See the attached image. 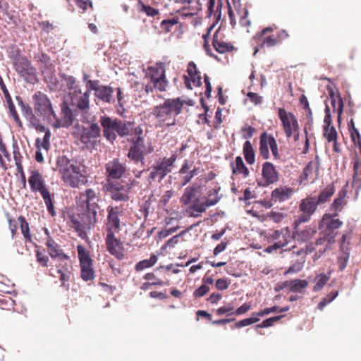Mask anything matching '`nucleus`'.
<instances>
[{
  "label": "nucleus",
  "instance_id": "6e6d98bb",
  "mask_svg": "<svg viewBox=\"0 0 361 361\" xmlns=\"http://www.w3.org/2000/svg\"><path fill=\"white\" fill-rule=\"evenodd\" d=\"M178 23L176 18L163 20L161 23V27L165 32L171 31L172 27Z\"/></svg>",
  "mask_w": 361,
  "mask_h": 361
},
{
  "label": "nucleus",
  "instance_id": "9b49d317",
  "mask_svg": "<svg viewBox=\"0 0 361 361\" xmlns=\"http://www.w3.org/2000/svg\"><path fill=\"white\" fill-rule=\"evenodd\" d=\"M336 242V239H334V235L329 233H324L321 231L319 236L315 242L310 243L305 245L304 249L302 250L305 255H307L316 251V255L319 257L324 254L327 250H331L332 245Z\"/></svg>",
  "mask_w": 361,
  "mask_h": 361
},
{
  "label": "nucleus",
  "instance_id": "ea45409f",
  "mask_svg": "<svg viewBox=\"0 0 361 361\" xmlns=\"http://www.w3.org/2000/svg\"><path fill=\"white\" fill-rule=\"evenodd\" d=\"M274 29L271 27H267L262 30L260 32H257L252 37V41L255 44L254 47V55H255L260 49H262V37L269 32H273Z\"/></svg>",
  "mask_w": 361,
  "mask_h": 361
},
{
  "label": "nucleus",
  "instance_id": "1a4fd4ad",
  "mask_svg": "<svg viewBox=\"0 0 361 361\" xmlns=\"http://www.w3.org/2000/svg\"><path fill=\"white\" fill-rule=\"evenodd\" d=\"M79 266L80 268V277L85 281H92L95 278L93 267V259L90 252L83 245L77 246Z\"/></svg>",
  "mask_w": 361,
  "mask_h": 361
},
{
  "label": "nucleus",
  "instance_id": "5fc2aeb1",
  "mask_svg": "<svg viewBox=\"0 0 361 361\" xmlns=\"http://www.w3.org/2000/svg\"><path fill=\"white\" fill-rule=\"evenodd\" d=\"M139 6L140 7V11L146 13L148 16L154 17L159 14V11L149 5L145 4L142 1H139Z\"/></svg>",
  "mask_w": 361,
  "mask_h": 361
},
{
  "label": "nucleus",
  "instance_id": "0eeeda50",
  "mask_svg": "<svg viewBox=\"0 0 361 361\" xmlns=\"http://www.w3.org/2000/svg\"><path fill=\"white\" fill-rule=\"evenodd\" d=\"M33 107L37 116L51 122L52 118H56V113L53 109L50 99L44 93L38 91L32 96Z\"/></svg>",
  "mask_w": 361,
  "mask_h": 361
},
{
  "label": "nucleus",
  "instance_id": "a19ab883",
  "mask_svg": "<svg viewBox=\"0 0 361 361\" xmlns=\"http://www.w3.org/2000/svg\"><path fill=\"white\" fill-rule=\"evenodd\" d=\"M157 261L158 257L154 254H152L149 259L138 262L135 266V270L138 272L145 269L150 268L153 267Z\"/></svg>",
  "mask_w": 361,
  "mask_h": 361
},
{
  "label": "nucleus",
  "instance_id": "052dcab7",
  "mask_svg": "<svg viewBox=\"0 0 361 361\" xmlns=\"http://www.w3.org/2000/svg\"><path fill=\"white\" fill-rule=\"evenodd\" d=\"M265 219H270L275 223H280L284 219V214L281 212L272 211L265 215Z\"/></svg>",
  "mask_w": 361,
  "mask_h": 361
},
{
  "label": "nucleus",
  "instance_id": "e2e57ef3",
  "mask_svg": "<svg viewBox=\"0 0 361 361\" xmlns=\"http://www.w3.org/2000/svg\"><path fill=\"white\" fill-rule=\"evenodd\" d=\"M7 220L8 224V228L11 232L12 238H13L15 235L17 234L18 222L15 219L12 218L11 216H8Z\"/></svg>",
  "mask_w": 361,
  "mask_h": 361
},
{
  "label": "nucleus",
  "instance_id": "f257e3e1",
  "mask_svg": "<svg viewBox=\"0 0 361 361\" xmlns=\"http://www.w3.org/2000/svg\"><path fill=\"white\" fill-rule=\"evenodd\" d=\"M220 190L219 186H216L208 190L207 197H201L197 186L187 187L180 198L182 207H185L183 211L184 214L194 218L201 216L208 207L216 205L220 201L221 198V196L219 195Z\"/></svg>",
  "mask_w": 361,
  "mask_h": 361
},
{
  "label": "nucleus",
  "instance_id": "8fccbe9b",
  "mask_svg": "<svg viewBox=\"0 0 361 361\" xmlns=\"http://www.w3.org/2000/svg\"><path fill=\"white\" fill-rule=\"evenodd\" d=\"M353 182L361 184V160L358 158L353 161Z\"/></svg>",
  "mask_w": 361,
  "mask_h": 361
},
{
  "label": "nucleus",
  "instance_id": "2eb2a0df",
  "mask_svg": "<svg viewBox=\"0 0 361 361\" xmlns=\"http://www.w3.org/2000/svg\"><path fill=\"white\" fill-rule=\"evenodd\" d=\"M89 87L94 91V101L97 103L101 102L105 104L114 103L115 99L114 98V89L109 85H100V82L98 80H95L94 82H89Z\"/></svg>",
  "mask_w": 361,
  "mask_h": 361
},
{
  "label": "nucleus",
  "instance_id": "473e14b6",
  "mask_svg": "<svg viewBox=\"0 0 361 361\" xmlns=\"http://www.w3.org/2000/svg\"><path fill=\"white\" fill-rule=\"evenodd\" d=\"M44 200V202L47 206V211L51 216L56 215L53 199L54 197V193H51L49 188L47 187L39 192Z\"/></svg>",
  "mask_w": 361,
  "mask_h": 361
},
{
  "label": "nucleus",
  "instance_id": "bb28decb",
  "mask_svg": "<svg viewBox=\"0 0 361 361\" xmlns=\"http://www.w3.org/2000/svg\"><path fill=\"white\" fill-rule=\"evenodd\" d=\"M187 73L188 76L184 75L185 84L188 89H192L190 82L195 87H200L202 85V77L198 71L196 64L193 61L188 63L187 66Z\"/></svg>",
  "mask_w": 361,
  "mask_h": 361
},
{
  "label": "nucleus",
  "instance_id": "39448f33",
  "mask_svg": "<svg viewBox=\"0 0 361 361\" xmlns=\"http://www.w3.org/2000/svg\"><path fill=\"white\" fill-rule=\"evenodd\" d=\"M97 213L83 209L81 213L73 214L70 216L71 227L80 238L86 241L89 240L87 231L91 230L97 223Z\"/></svg>",
  "mask_w": 361,
  "mask_h": 361
},
{
  "label": "nucleus",
  "instance_id": "a18cd8bd",
  "mask_svg": "<svg viewBox=\"0 0 361 361\" xmlns=\"http://www.w3.org/2000/svg\"><path fill=\"white\" fill-rule=\"evenodd\" d=\"M331 104L333 107L334 111H337L338 114V121H341V115L343 111V102L341 97H337L336 99L332 98L331 99Z\"/></svg>",
  "mask_w": 361,
  "mask_h": 361
},
{
  "label": "nucleus",
  "instance_id": "72a5a7b5",
  "mask_svg": "<svg viewBox=\"0 0 361 361\" xmlns=\"http://www.w3.org/2000/svg\"><path fill=\"white\" fill-rule=\"evenodd\" d=\"M232 172L233 174L242 175L245 178L249 176L250 171L248 168L245 165L241 157L238 156L235 158L234 164H231Z\"/></svg>",
  "mask_w": 361,
  "mask_h": 361
},
{
  "label": "nucleus",
  "instance_id": "4c0bfd02",
  "mask_svg": "<svg viewBox=\"0 0 361 361\" xmlns=\"http://www.w3.org/2000/svg\"><path fill=\"white\" fill-rule=\"evenodd\" d=\"M46 245L48 248L49 254L52 258H56L61 255L64 258L68 257L67 255L62 253L61 250L59 249V245L51 238L49 237L46 242Z\"/></svg>",
  "mask_w": 361,
  "mask_h": 361
},
{
  "label": "nucleus",
  "instance_id": "864d4df0",
  "mask_svg": "<svg viewBox=\"0 0 361 361\" xmlns=\"http://www.w3.org/2000/svg\"><path fill=\"white\" fill-rule=\"evenodd\" d=\"M279 44V40L276 39V36L274 35H271L269 36H263L262 37V48L267 47H272Z\"/></svg>",
  "mask_w": 361,
  "mask_h": 361
},
{
  "label": "nucleus",
  "instance_id": "c85d7f7f",
  "mask_svg": "<svg viewBox=\"0 0 361 361\" xmlns=\"http://www.w3.org/2000/svg\"><path fill=\"white\" fill-rule=\"evenodd\" d=\"M214 49L219 54L231 52L235 48L231 42H226L217 30L214 32L212 39Z\"/></svg>",
  "mask_w": 361,
  "mask_h": 361
},
{
  "label": "nucleus",
  "instance_id": "3c124183",
  "mask_svg": "<svg viewBox=\"0 0 361 361\" xmlns=\"http://www.w3.org/2000/svg\"><path fill=\"white\" fill-rule=\"evenodd\" d=\"M330 277L325 274H320L315 278L316 284L314 286L313 290L318 291L321 290L325 284L329 281Z\"/></svg>",
  "mask_w": 361,
  "mask_h": 361
},
{
  "label": "nucleus",
  "instance_id": "cd10ccee",
  "mask_svg": "<svg viewBox=\"0 0 361 361\" xmlns=\"http://www.w3.org/2000/svg\"><path fill=\"white\" fill-rule=\"evenodd\" d=\"M28 183L31 191L33 192H39L47 187L42 174L37 169L30 171Z\"/></svg>",
  "mask_w": 361,
  "mask_h": 361
},
{
  "label": "nucleus",
  "instance_id": "bf43d9fd",
  "mask_svg": "<svg viewBox=\"0 0 361 361\" xmlns=\"http://www.w3.org/2000/svg\"><path fill=\"white\" fill-rule=\"evenodd\" d=\"M231 284V281L228 279H219L215 283V287L219 290H226Z\"/></svg>",
  "mask_w": 361,
  "mask_h": 361
},
{
  "label": "nucleus",
  "instance_id": "2f4dec72",
  "mask_svg": "<svg viewBox=\"0 0 361 361\" xmlns=\"http://www.w3.org/2000/svg\"><path fill=\"white\" fill-rule=\"evenodd\" d=\"M293 190L290 188H277L271 192V200L274 202H283L290 198Z\"/></svg>",
  "mask_w": 361,
  "mask_h": 361
},
{
  "label": "nucleus",
  "instance_id": "13d9d810",
  "mask_svg": "<svg viewBox=\"0 0 361 361\" xmlns=\"http://www.w3.org/2000/svg\"><path fill=\"white\" fill-rule=\"evenodd\" d=\"M259 321V318L255 317V316L253 317L244 319L243 320H240V321L236 322L234 324V326L235 328H240V327L246 326L257 323Z\"/></svg>",
  "mask_w": 361,
  "mask_h": 361
},
{
  "label": "nucleus",
  "instance_id": "f03ea898",
  "mask_svg": "<svg viewBox=\"0 0 361 361\" xmlns=\"http://www.w3.org/2000/svg\"><path fill=\"white\" fill-rule=\"evenodd\" d=\"M54 170L59 173L63 183L71 188H80L88 182L86 166L65 155L57 158Z\"/></svg>",
  "mask_w": 361,
  "mask_h": 361
},
{
  "label": "nucleus",
  "instance_id": "c756f323",
  "mask_svg": "<svg viewBox=\"0 0 361 361\" xmlns=\"http://www.w3.org/2000/svg\"><path fill=\"white\" fill-rule=\"evenodd\" d=\"M293 237L295 240L300 242H307L310 240L317 233V228L315 226H307L302 230L295 229Z\"/></svg>",
  "mask_w": 361,
  "mask_h": 361
},
{
  "label": "nucleus",
  "instance_id": "6e6552de",
  "mask_svg": "<svg viewBox=\"0 0 361 361\" xmlns=\"http://www.w3.org/2000/svg\"><path fill=\"white\" fill-rule=\"evenodd\" d=\"M13 63L16 71L27 82L34 84L37 82L36 68L27 56H16L13 58Z\"/></svg>",
  "mask_w": 361,
  "mask_h": 361
},
{
  "label": "nucleus",
  "instance_id": "69168bd1",
  "mask_svg": "<svg viewBox=\"0 0 361 361\" xmlns=\"http://www.w3.org/2000/svg\"><path fill=\"white\" fill-rule=\"evenodd\" d=\"M35 146L37 148V151L35 152V160L39 163L44 162V157L42 153L41 152V147H40V138H37L35 142Z\"/></svg>",
  "mask_w": 361,
  "mask_h": 361
},
{
  "label": "nucleus",
  "instance_id": "338daca9",
  "mask_svg": "<svg viewBox=\"0 0 361 361\" xmlns=\"http://www.w3.org/2000/svg\"><path fill=\"white\" fill-rule=\"evenodd\" d=\"M251 309H252V306H251L250 303L245 302L243 305H242L240 307L237 308L233 312H232V314H235V315H241V314L246 313Z\"/></svg>",
  "mask_w": 361,
  "mask_h": 361
},
{
  "label": "nucleus",
  "instance_id": "0e129e2a",
  "mask_svg": "<svg viewBox=\"0 0 361 361\" xmlns=\"http://www.w3.org/2000/svg\"><path fill=\"white\" fill-rule=\"evenodd\" d=\"M247 97L250 101L255 105L262 104L263 101L262 97L259 95L257 93L250 92L247 94Z\"/></svg>",
  "mask_w": 361,
  "mask_h": 361
},
{
  "label": "nucleus",
  "instance_id": "20e7f679",
  "mask_svg": "<svg viewBox=\"0 0 361 361\" xmlns=\"http://www.w3.org/2000/svg\"><path fill=\"white\" fill-rule=\"evenodd\" d=\"M177 159L178 154L176 153L172 154L170 157H159L147 169V171H149L146 178L147 181L151 184L158 180L160 183L168 174L172 172Z\"/></svg>",
  "mask_w": 361,
  "mask_h": 361
},
{
  "label": "nucleus",
  "instance_id": "5701e85b",
  "mask_svg": "<svg viewBox=\"0 0 361 361\" xmlns=\"http://www.w3.org/2000/svg\"><path fill=\"white\" fill-rule=\"evenodd\" d=\"M118 118H112L106 115L102 116L99 119L103 130L104 137L111 142L116 140V134Z\"/></svg>",
  "mask_w": 361,
  "mask_h": 361
},
{
  "label": "nucleus",
  "instance_id": "58836bf2",
  "mask_svg": "<svg viewBox=\"0 0 361 361\" xmlns=\"http://www.w3.org/2000/svg\"><path fill=\"white\" fill-rule=\"evenodd\" d=\"M243 153L246 162L248 164H253L255 162V154L250 141L245 142L243 147Z\"/></svg>",
  "mask_w": 361,
  "mask_h": 361
},
{
  "label": "nucleus",
  "instance_id": "c9c22d12",
  "mask_svg": "<svg viewBox=\"0 0 361 361\" xmlns=\"http://www.w3.org/2000/svg\"><path fill=\"white\" fill-rule=\"evenodd\" d=\"M134 123L118 119L116 134L121 137H126L132 134Z\"/></svg>",
  "mask_w": 361,
  "mask_h": 361
},
{
  "label": "nucleus",
  "instance_id": "49530a36",
  "mask_svg": "<svg viewBox=\"0 0 361 361\" xmlns=\"http://www.w3.org/2000/svg\"><path fill=\"white\" fill-rule=\"evenodd\" d=\"M323 135L329 142L336 141L338 139V133L336 128L333 126L323 127Z\"/></svg>",
  "mask_w": 361,
  "mask_h": 361
},
{
  "label": "nucleus",
  "instance_id": "a211bd4d",
  "mask_svg": "<svg viewBox=\"0 0 361 361\" xmlns=\"http://www.w3.org/2000/svg\"><path fill=\"white\" fill-rule=\"evenodd\" d=\"M61 116L51 118L52 126L55 128H68L71 126L74 121L73 114L71 109L66 102L61 104Z\"/></svg>",
  "mask_w": 361,
  "mask_h": 361
},
{
  "label": "nucleus",
  "instance_id": "a878e982",
  "mask_svg": "<svg viewBox=\"0 0 361 361\" xmlns=\"http://www.w3.org/2000/svg\"><path fill=\"white\" fill-rule=\"evenodd\" d=\"M262 176L264 180L263 185L274 184L279 180V173L274 165L269 161H266L262 164Z\"/></svg>",
  "mask_w": 361,
  "mask_h": 361
},
{
  "label": "nucleus",
  "instance_id": "774afa93",
  "mask_svg": "<svg viewBox=\"0 0 361 361\" xmlns=\"http://www.w3.org/2000/svg\"><path fill=\"white\" fill-rule=\"evenodd\" d=\"M56 273L59 274V279L61 281L62 286H66V283L69 281L70 272L68 271L63 272L61 269H56Z\"/></svg>",
  "mask_w": 361,
  "mask_h": 361
},
{
  "label": "nucleus",
  "instance_id": "9d476101",
  "mask_svg": "<svg viewBox=\"0 0 361 361\" xmlns=\"http://www.w3.org/2000/svg\"><path fill=\"white\" fill-rule=\"evenodd\" d=\"M318 205L316 201V197L314 196L309 195L302 199L298 206V210L300 214L293 222L294 229L298 228L301 224L308 222L311 219L312 216L317 211Z\"/></svg>",
  "mask_w": 361,
  "mask_h": 361
},
{
  "label": "nucleus",
  "instance_id": "ddd939ff",
  "mask_svg": "<svg viewBox=\"0 0 361 361\" xmlns=\"http://www.w3.org/2000/svg\"><path fill=\"white\" fill-rule=\"evenodd\" d=\"M149 78L154 85L155 90L159 92H165L169 85V81L166 77L165 64L162 62L157 63L153 66L148 67Z\"/></svg>",
  "mask_w": 361,
  "mask_h": 361
},
{
  "label": "nucleus",
  "instance_id": "f8f14e48",
  "mask_svg": "<svg viewBox=\"0 0 361 361\" xmlns=\"http://www.w3.org/2000/svg\"><path fill=\"white\" fill-rule=\"evenodd\" d=\"M269 149L274 159L278 160L281 159L276 140L273 135L263 132L259 136V152L264 159L270 158Z\"/></svg>",
  "mask_w": 361,
  "mask_h": 361
},
{
  "label": "nucleus",
  "instance_id": "79ce46f5",
  "mask_svg": "<svg viewBox=\"0 0 361 361\" xmlns=\"http://www.w3.org/2000/svg\"><path fill=\"white\" fill-rule=\"evenodd\" d=\"M65 80L68 90V96L74 93H80V87L77 84V81L75 77L72 75L66 76Z\"/></svg>",
  "mask_w": 361,
  "mask_h": 361
},
{
  "label": "nucleus",
  "instance_id": "4be33fe9",
  "mask_svg": "<svg viewBox=\"0 0 361 361\" xmlns=\"http://www.w3.org/2000/svg\"><path fill=\"white\" fill-rule=\"evenodd\" d=\"M106 233L105 243L106 250L117 259H123L124 256L122 252L123 244L121 240L115 236L116 232L106 231Z\"/></svg>",
  "mask_w": 361,
  "mask_h": 361
},
{
  "label": "nucleus",
  "instance_id": "393cba45",
  "mask_svg": "<svg viewBox=\"0 0 361 361\" xmlns=\"http://www.w3.org/2000/svg\"><path fill=\"white\" fill-rule=\"evenodd\" d=\"M91 91L85 90L82 93H74L68 96L71 99V104L82 112H87L90 109V97Z\"/></svg>",
  "mask_w": 361,
  "mask_h": 361
},
{
  "label": "nucleus",
  "instance_id": "7ed1b4c3",
  "mask_svg": "<svg viewBox=\"0 0 361 361\" xmlns=\"http://www.w3.org/2000/svg\"><path fill=\"white\" fill-rule=\"evenodd\" d=\"M184 102L180 98L167 99L153 108L152 115L156 119V128H169L176 124V117L180 114Z\"/></svg>",
  "mask_w": 361,
  "mask_h": 361
},
{
  "label": "nucleus",
  "instance_id": "e433bc0d",
  "mask_svg": "<svg viewBox=\"0 0 361 361\" xmlns=\"http://www.w3.org/2000/svg\"><path fill=\"white\" fill-rule=\"evenodd\" d=\"M335 192V188L333 184L326 185L324 190L321 191L319 196L316 197V201L318 204H324L330 200V198Z\"/></svg>",
  "mask_w": 361,
  "mask_h": 361
},
{
  "label": "nucleus",
  "instance_id": "aec40b11",
  "mask_svg": "<svg viewBox=\"0 0 361 361\" xmlns=\"http://www.w3.org/2000/svg\"><path fill=\"white\" fill-rule=\"evenodd\" d=\"M107 217L105 222L106 231L119 232L121 230L120 216L122 211L118 206H109L106 209Z\"/></svg>",
  "mask_w": 361,
  "mask_h": 361
},
{
  "label": "nucleus",
  "instance_id": "dca6fc26",
  "mask_svg": "<svg viewBox=\"0 0 361 361\" xmlns=\"http://www.w3.org/2000/svg\"><path fill=\"white\" fill-rule=\"evenodd\" d=\"M278 116L281 121L286 137H291L294 133L298 135V122L296 117L292 113L287 112L283 108H279Z\"/></svg>",
  "mask_w": 361,
  "mask_h": 361
},
{
  "label": "nucleus",
  "instance_id": "de8ad7c7",
  "mask_svg": "<svg viewBox=\"0 0 361 361\" xmlns=\"http://www.w3.org/2000/svg\"><path fill=\"white\" fill-rule=\"evenodd\" d=\"M112 200L115 201H127L129 199L128 191H118V189L111 187L109 191Z\"/></svg>",
  "mask_w": 361,
  "mask_h": 361
},
{
  "label": "nucleus",
  "instance_id": "37998d69",
  "mask_svg": "<svg viewBox=\"0 0 361 361\" xmlns=\"http://www.w3.org/2000/svg\"><path fill=\"white\" fill-rule=\"evenodd\" d=\"M18 221L20 224L21 233L23 235L25 240L29 242L31 241L32 236L30 233L29 224L27 222L25 218L20 215L18 218Z\"/></svg>",
  "mask_w": 361,
  "mask_h": 361
},
{
  "label": "nucleus",
  "instance_id": "7c9ffc66",
  "mask_svg": "<svg viewBox=\"0 0 361 361\" xmlns=\"http://www.w3.org/2000/svg\"><path fill=\"white\" fill-rule=\"evenodd\" d=\"M271 238L276 240V244H283V247L286 246L291 240L290 233L288 227L281 230H275L270 235Z\"/></svg>",
  "mask_w": 361,
  "mask_h": 361
},
{
  "label": "nucleus",
  "instance_id": "412c9836",
  "mask_svg": "<svg viewBox=\"0 0 361 361\" xmlns=\"http://www.w3.org/2000/svg\"><path fill=\"white\" fill-rule=\"evenodd\" d=\"M319 161L318 157L314 161H309L302 170L299 177V182L306 185L309 181L313 183L318 178Z\"/></svg>",
  "mask_w": 361,
  "mask_h": 361
},
{
  "label": "nucleus",
  "instance_id": "4468645a",
  "mask_svg": "<svg viewBox=\"0 0 361 361\" xmlns=\"http://www.w3.org/2000/svg\"><path fill=\"white\" fill-rule=\"evenodd\" d=\"M101 136V128L97 123H90L87 126H83L77 137L86 148L94 147L97 139Z\"/></svg>",
  "mask_w": 361,
  "mask_h": 361
},
{
  "label": "nucleus",
  "instance_id": "603ef678",
  "mask_svg": "<svg viewBox=\"0 0 361 361\" xmlns=\"http://www.w3.org/2000/svg\"><path fill=\"white\" fill-rule=\"evenodd\" d=\"M16 99L18 101V104L19 106L20 107V110L22 111L23 116L26 118L28 116H30L33 113V110L30 107V106L28 104H25L22 98L19 96L16 97Z\"/></svg>",
  "mask_w": 361,
  "mask_h": 361
},
{
  "label": "nucleus",
  "instance_id": "680f3d73",
  "mask_svg": "<svg viewBox=\"0 0 361 361\" xmlns=\"http://www.w3.org/2000/svg\"><path fill=\"white\" fill-rule=\"evenodd\" d=\"M209 290L210 288L208 286L202 284L193 292V297L195 298L203 297L209 293Z\"/></svg>",
  "mask_w": 361,
  "mask_h": 361
},
{
  "label": "nucleus",
  "instance_id": "f3484780",
  "mask_svg": "<svg viewBox=\"0 0 361 361\" xmlns=\"http://www.w3.org/2000/svg\"><path fill=\"white\" fill-rule=\"evenodd\" d=\"M98 202L99 196L94 189H86L79 194L78 204L82 209L97 212L99 208Z\"/></svg>",
  "mask_w": 361,
  "mask_h": 361
},
{
  "label": "nucleus",
  "instance_id": "f704fd0d",
  "mask_svg": "<svg viewBox=\"0 0 361 361\" xmlns=\"http://www.w3.org/2000/svg\"><path fill=\"white\" fill-rule=\"evenodd\" d=\"M346 193L345 191H340L338 197L334 199L333 203L330 206V210L334 211L333 216H337L338 212H341L343 206L346 204L345 200Z\"/></svg>",
  "mask_w": 361,
  "mask_h": 361
},
{
  "label": "nucleus",
  "instance_id": "423d86ee",
  "mask_svg": "<svg viewBox=\"0 0 361 361\" xmlns=\"http://www.w3.org/2000/svg\"><path fill=\"white\" fill-rule=\"evenodd\" d=\"M135 134L137 137L133 141L127 157L134 163L140 162L142 165L145 163V157L154 152V147L151 143L146 146L143 137L141 136L142 130L140 128H135Z\"/></svg>",
  "mask_w": 361,
  "mask_h": 361
},
{
  "label": "nucleus",
  "instance_id": "6ab92c4d",
  "mask_svg": "<svg viewBox=\"0 0 361 361\" xmlns=\"http://www.w3.org/2000/svg\"><path fill=\"white\" fill-rule=\"evenodd\" d=\"M333 214H325L319 222V229L322 230L324 233H331L334 235V239L338 235L336 231L342 225L343 222L338 219H335Z\"/></svg>",
  "mask_w": 361,
  "mask_h": 361
},
{
  "label": "nucleus",
  "instance_id": "b1692460",
  "mask_svg": "<svg viewBox=\"0 0 361 361\" xmlns=\"http://www.w3.org/2000/svg\"><path fill=\"white\" fill-rule=\"evenodd\" d=\"M106 174L109 180L119 179L126 171L125 163L121 162L118 158L109 161L105 165Z\"/></svg>",
  "mask_w": 361,
  "mask_h": 361
},
{
  "label": "nucleus",
  "instance_id": "c03bdc74",
  "mask_svg": "<svg viewBox=\"0 0 361 361\" xmlns=\"http://www.w3.org/2000/svg\"><path fill=\"white\" fill-rule=\"evenodd\" d=\"M290 292L302 293L307 287L309 283L307 280L294 279L290 280Z\"/></svg>",
  "mask_w": 361,
  "mask_h": 361
},
{
  "label": "nucleus",
  "instance_id": "09e8293b",
  "mask_svg": "<svg viewBox=\"0 0 361 361\" xmlns=\"http://www.w3.org/2000/svg\"><path fill=\"white\" fill-rule=\"evenodd\" d=\"M338 295V290L331 291L330 293L326 295L324 298L322 299V300L319 302L317 307L320 310H323L324 308L331 302Z\"/></svg>",
  "mask_w": 361,
  "mask_h": 361
},
{
  "label": "nucleus",
  "instance_id": "4d7b16f0",
  "mask_svg": "<svg viewBox=\"0 0 361 361\" xmlns=\"http://www.w3.org/2000/svg\"><path fill=\"white\" fill-rule=\"evenodd\" d=\"M283 316H275L264 320L261 324L256 326L257 328H267L271 326L276 322L280 320Z\"/></svg>",
  "mask_w": 361,
  "mask_h": 361
}]
</instances>
